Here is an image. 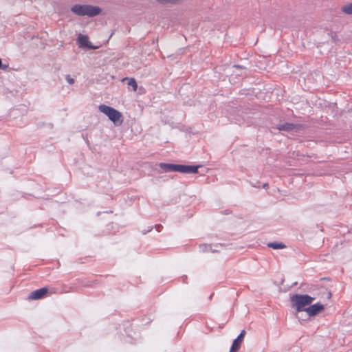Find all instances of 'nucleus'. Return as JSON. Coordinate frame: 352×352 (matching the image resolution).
<instances>
[{"mask_svg": "<svg viewBox=\"0 0 352 352\" xmlns=\"http://www.w3.org/2000/svg\"><path fill=\"white\" fill-rule=\"evenodd\" d=\"M315 297H312L308 294H294L290 297V302L292 306L295 308L297 312L305 311L307 307H309Z\"/></svg>", "mask_w": 352, "mask_h": 352, "instance_id": "obj_1", "label": "nucleus"}, {"mask_svg": "<svg viewBox=\"0 0 352 352\" xmlns=\"http://www.w3.org/2000/svg\"><path fill=\"white\" fill-rule=\"evenodd\" d=\"M71 10L78 16H88L89 17L97 16L101 12V9L98 6L79 4L72 6Z\"/></svg>", "mask_w": 352, "mask_h": 352, "instance_id": "obj_2", "label": "nucleus"}, {"mask_svg": "<svg viewBox=\"0 0 352 352\" xmlns=\"http://www.w3.org/2000/svg\"><path fill=\"white\" fill-rule=\"evenodd\" d=\"M98 109L106 115L116 125H120L123 122L122 113L116 109L106 104H100L98 107Z\"/></svg>", "mask_w": 352, "mask_h": 352, "instance_id": "obj_3", "label": "nucleus"}, {"mask_svg": "<svg viewBox=\"0 0 352 352\" xmlns=\"http://www.w3.org/2000/svg\"><path fill=\"white\" fill-rule=\"evenodd\" d=\"M199 166L175 164V171L181 173L193 174L197 173Z\"/></svg>", "mask_w": 352, "mask_h": 352, "instance_id": "obj_4", "label": "nucleus"}, {"mask_svg": "<svg viewBox=\"0 0 352 352\" xmlns=\"http://www.w3.org/2000/svg\"><path fill=\"white\" fill-rule=\"evenodd\" d=\"M324 309V307L322 304L320 302L315 303L314 305H310L306 309V313L309 315V316H314L322 311Z\"/></svg>", "mask_w": 352, "mask_h": 352, "instance_id": "obj_5", "label": "nucleus"}, {"mask_svg": "<svg viewBox=\"0 0 352 352\" xmlns=\"http://www.w3.org/2000/svg\"><path fill=\"white\" fill-rule=\"evenodd\" d=\"M79 47H87L88 49L96 50L97 47L93 46L89 41L87 36L80 34L77 39Z\"/></svg>", "mask_w": 352, "mask_h": 352, "instance_id": "obj_6", "label": "nucleus"}, {"mask_svg": "<svg viewBox=\"0 0 352 352\" xmlns=\"http://www.w3.org/2000/svg\"><path fill=\"white\" fill-rule=\"evenodd\" d=\"M245 335V330L241 331L240 334L233 341V343L231 346L230 352H236L240 349L241 344L243 340Z\"/></svg>", "mask_w": 352, "mask_h": 352, "instance_id": "obj_7", "label": "nucleus"}, {"mask_svg": "<svg viewBox=\"0 0 352 352\" xmlns=\"http://www.w3.org/2000/svg\"><path fill=\"white\" fill-rule=\"evenodd\" d=\"M47 293V288L42 287L32 292L29 295V298L31 300H38L43 298Z\"/></svg>", "mask_w": 352, "mask_h": 352, "instance_id": "obj_8", "label": "nucleus"}, {"mask_svg": "<svg viewBox=\"0 0 352 352\" xmlns=\"http://www.w3.org/2000/svg\"><path fill=\"white\" fill-rule=\"evenodd\" d=\"M159 166L164 172H174L175 164L162 162L159 164Z\"/></svg>", "mask_w": 352, "mask_h": 352, "instance_id": "obj_9", "label": "nucleus"}, {"mask_svg": "<svg viewBox=\"0 0 352 352\" xmlns=\"http://www.w3.org/2000/svg\"><path fill=\"white\" fill-rule=\"evenodd\" d=\"M296 128V125L292 124V123H285L283 124H279L277 127V129L279 131H290Z\"/></svg>", "mask_w": 352, "mask_h": 352, "instance_id": "obj_10", "label": "nucleus"}, {"mask_svg": "<svg viewBox=\"0 0 352 352\" xmlns=\"http://www.w3.org/2000/svg\"><path fill=\"white\" fill-rule=\"evenodd\" d=\"M267 246L274 250L283 249L285 248V245L280 242H270L267 243Z\"/></svg>", "mask_w": 352, "mask_h": 352, "instance_id": "obj_11", "label": "nucleus"}, {"mask_svg": "<svg viewBox=\"0 0 352 352\" xmlns=\"http://www.w3.org/2000/svg\"><path fill=\"white\" fill-rule=\"evenodd\" d=\"M199 250L202 252H215V250L212 248V245H208V244H201L199 245Z\"/></svg>", "mask_w": 352, "mask_h": 352, "instance_id": "obj_12", "label": "nucleus"}, {"mask_svg": "<svg viewBox=\"0 0 352 352\" xmlns=\"http://www.w3.org/2000/svg\"><path fill=\"white\" fill-rule=\"evenodd\" d=\"M342 11L346 14H352V3L342 6Z\"/></svg>", "mask_w": 352, "mask_h": 352, "instance_id": "obj_13", "label": "nucleus"}, {"mask_svg": "<svg viewBox=\"0 0 352 352\" xmlns=\"http://www.w3.org/2000/svg\"><path fill=\"white\" fill-rule=\"evenodd\" d=\"M128 80V85L133 88V90L135 91L138 89V84L134 78H126Z\"/></svg>", "mask_w": 352, "mask_h": 352, "instance_id": "obj_14", "label": "nucleus"}, {"mask_svg": "<svg viewBox=\"0 0 352 352\" xmlns=\"http://www.w3.org/2000/svg\"><path fill=\"white\" fill-rule=\"evenodd\" d=\"M157 1L160 3H175L180 1L181 0H157Z\"/></svg>", "mask_w": 352, "mask_h": 352, "instance_id": "obj_15", "label": "nucleus"}, {"mask_svg": "<svg viewBox=\"0 0 352 352\" xmlns=\"http://www.w3.org/2000/svg\"><path fill=\"white\" fill-rule=\"evenodd\" d=\"M65 80L69 85H72L74 83V79L72 78L69 75H67L65 76Z\"/></svg>", "mask_w": 352, "mask_h": 352, "instance_id": "obj_16", "label": "nucleus"}, {"mask_svg": "<svg viewBox=\"0 0 352 352\" xmlns=\"http://www.w3.org/2000/svg\"><path fill=\"white\" fill-rule=\"evenodd\" d=\"M251 186L254 188H260L261 184L259 181H256L255 182H251Z\"/></svg>", "mask_w": 352, "mask_h": 352, "instance_id": "obj_17", "label": "nucleus"}, {"mask_svg": "<svg viewBox=\"0 0 352 352\" xmlns=\"http://www.w3.org/2000/svg\"><path fill=\"white\" fill-rule=\"evenodd\" d=\"M162 228V226L161 225H156L155 226V228L157 230V232H160V229Z\"/></svg>", "mask_w": 352, "mask_h": 352, "instance_id": "obj_18", "label": "nucleus"}, {"mask_svg": "<svg viewBox=\"0 0 352 352\" xmlns=\"http://www.w3.org/2000/svg\"><path fill=\"white\" fill-rule=\"evenodd\" d=\"M263 188H265V189H267L269 188V184L268 183H265L263 184Z\"/></svg>", "mask_w": 352, "mask_h": 352, "instance_id": "obj_19", "label": "nucleus"}, {"mask_svg": "<svg viewBox=\"0 0 352 352\" xmlns=\"http://www.w3.org/2000/svg\"><path fill=\"white\" fill-rule=\"evenodd\" d=\"M7 67H8V65L2 66V61H1V59L0 58V68L2 67L3 69H6Z\"/></svg>", "mask_w": 352, "mask_h": 352, "instance_id": "obj_20", "label": "nucleus"}, {"mask_svg": "<svg viewBox=\"0 0 352 352\" xmlns=\"http://www.w3.org/2000/svg\"><path fill=\"white\" fill-rule=\"evenodd\" d=\"M152 228H152V227H151L148 230L142 231V233H143L144 234H146L147 232H150V231L152 230Z\"/></svg>", "mask_w": 352, "mask_h": 352, "instance_id": "obj_21", "label": "nucleus"}, {"mask_svg": "<svg viewBox=\"0 0 352 352\" xmlns=\"http://www.w3.org/2000/svg\"><path fill=\"white\" fill-rule=\"evenodd\" d=\"M328 298H330L331 297V294L330 292H328Z\"/></svg>", "mask_w": 352, "mask_h": 352, "instance_id": "obj_22", "label": "nucleus"}, {"mask_svg": "<svg viewBox=\"0 0 352 352\" xmlns=\"http://www.w3.org/2000/svg\"><path fill=\"white\" fill-rule=\"evenodd\" d=\"M234 67H240V66H239V65H234Z\"/></svg>", "mask_w": 352, "mask_h": 352, "instance_id": "obj_23", "label": "nucleus"}]
</instances>
